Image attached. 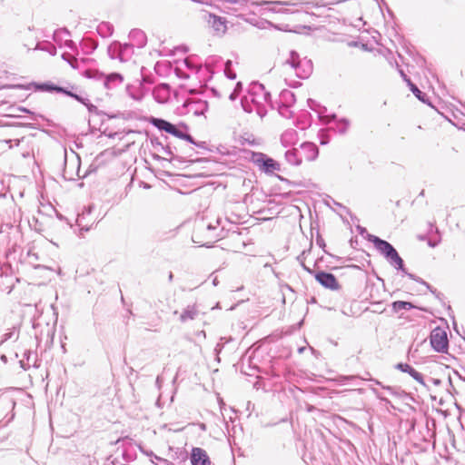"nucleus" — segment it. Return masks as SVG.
Wrapping results in <instances>:
<instances>
[{"label":"nucleus","instance_id":"nucleus-1","mask_svg":"<svg viewBox=\"0 0 465 465\" xmlns=\"http://www.w3.org/2000/svg\"><path fill=\"white\" fill-rule=\"evenodd\" d=\"M368 241L373 243L374 247L379 251V252L382 254L384 258L389 262V263L397 271L401 272L410 279L422 285L427 284V282H425L420 277L407 272L403 259L400 256L397 250L391 243L373 234H368Z\"/></svg>","mask_w":465,"mask_h":465},{"label":"nucleus","instance_id":"nucleus-2","mask_svg":"<svg viewBox=\"0 0 465 465\" xmlns=\"http://www.w3.org/2000/svg\"><path fill=\"white\" fill-rule=\"evenodd\" d=\"M149 123L160 131L173 135L188 143H193V137L188 133L189 127L183 123L174 124L165 119L151 116Z\"/></svg>","mask_w":465,"mask_h":465},{"label":"nucleus","instance_id":"nucleus-3","mask_svg":"<svg viewBox=\"0 0 465 465\" xmlns=\"http://www.w3.org/2000/svg\"><path fill=\"white\" fill-rule=\"evenodd\" d=\"M430 342L435 351L440 353H445L448 351V335L442 328L436 327L431 331L430 335Z\"/></svg>","mask_w":465,"mask_h":465},{"label":"nucleus","instance_id":"nucleus-4","mask_svg":"<svg viewBox=\"0 0 465 465\" xmlns=\"http://www.w3.org/2000/svg\"><path fill=\"white\" fill-rule=\"evenodd\" d=\"M252 162L265 173L280 170V163L263 153H254Z\"/></svg>","mask_w":465,"mask_h":465},{"label":"nucleus","instance_id":"nucleus-5","mask_svg":"<svg viewBox=\"0 0 465 465\" xmlns=\"http://www.w3.org/2000/svg\"><path fill=\"white\" fill-rule=\"evenodd\" d=\"M303 2H292V1H262L260 5L263 6L265 10L272 13L293 14L294 11L290 9H283V6L302 7Z\"/></svg>","mask_w":465,"mask_h":465},{"label":"nucleus","instance_id":"nucleus-6","mask_svg":"<svg viewBox=\"0 0 465 465\" xmlns=\"http://www.w3.org/2000/svg\"><path fill=\"white\" fill-rule=\"evenodd\" d=\"M314 278L316 282L325 289H329L331 291H338L341 289V285L337 278L331 272L318 271L314 273Z\"/></svg>","mask_w":465,"mask_h":465},{"label":"nucleus","instance_id":"nucleus-7","mask_svg":"<svg viewBox=\"0 0 465 465\" xmlns=\"http://www.w3.org/2000/svg\"><path fill=\"white\" fill-rule=\"evenodd\" d=\"M192 465H212L211 460L205 450L193 447L191 451Z\"/></svg>","mask_w":465,"mask_h":465},{"label":"nucleus","instance_id":"nucleus-8","mask_svg":"<svg viewBox=\"0 0 465 465\" xmlns=\"http://www.w3.org/2000/svg\"><path fill=\"white\" fill-rule=\"evenodd\" d=\"M206 21L208 25L217 33L224 34L227 30V20L224 17L209 13Z\"/></svg>","mask_w":465,"mask_h":465},{"label":"nucleus","instance_id":"nucleus-9","mask_svg":"<svg viewBox=\"0 0 465 465\" xmlns=\"http://www.w3.org/2000/svg\"><path fill=\"white\" fill-rule=\"evenodd\" d=\"M171 87L168 84H160L153 88V96L159 104L166 103L170 98Z\"/></svg>","mask_w":465,"mask_h":465},{"label":"nucleus","instance_id":"nucleus-10","mask_svg":"<svg viewBox=\"0 0 465 465\" xmlns=\"http://www.w3.org/2000/svg\"><path fill=\"white\" fill-rule=\"evenodd\" d=\"M301 155L306 161H314L319 154V148L313 143L305 142L301 144Z\"/></svg>","mask_w":465,"mask_h":465},{"label":"nucleus","instance_id":"nucleus-11","mask_svg":"<svg viewBox=\"0 0 465 465\" xmlns=\"http://www.w3.org/2000/svg\"><path fill=\"white\" fill-rule=\"evenodd\" d=\"M395 369L410 374L416 381L426 386L423 376L408 363L399 362L395 365Z\"/></svg>","mask_w":465,"mask_h":465},{"label":"nucleus","instance_id":"nucleus-12","mask_svg":"<svg viewBox=\"0 0 465 465\" xmlns=\"http://www.w3.org/2000/svg\"><path fill=\"white\" fill-rule=\"evenodd\" d=\"M312 68V60L304 58L294 70L299 78L306 79L311 75Z\"/></svg>","mask_w":465,"mask_h":465},{"label":"nucleus","instance_id":"nucleus-13","mask_svg":"<svg viewBox=\"0 0 465 465\" xmlns=\"http://www.w3.org/2000/svg\"><path fill=\"white\" fill-rule=\"evenodd\" d=\"M129 38L133 42L131 45L143 48L147 43V37L141 29H132L129 33Z\"/></svg>","mask_w":465,"mask_h":465},{"label":"nucleus","instance_id":"nucleus-14","mask_svg":"<svg viewBox=\"0 0 465 465\" xmlns=\"http://www.w3.org/2000/svg\"><path fill=\"white\" fill-rule=\"evenodd\" d=\"M124 81V77L119 73H111L107 75L104 74L103 84L106 89H113L120 85Z\"/></svg>","mask_w":465,"mask_h":465},{"label":"nucleus","instance_id":"nucleus-15","mask_svg":"<svg viewBox=\"0 0 465 465\" xmlns=\"http://www.w3.org/2000/svg\"><path fill=\"white\" fill-rule=\"evenodd\" d=\"M189 111L193 112L194 115H203L208 110L207 101L198 100L193 101L188 104Z\"/></svg>","mask_w":465,"mask_h":465},{"label":"nucleus","instance_id":"nucleus-16","mask_svg":"<svg viewBox=\"0 0 465 465\" xmlns=\"http://www.w3.org/2000/svg\"><path fill=\"white\" fill-rule=\"evenodd\" d=\"M298 133L294 129H288L284 131L281 135V143L284 147H288L293 144L297 139Z\"/></svg>","mask_w":465,"mask_h":465},{"label":"nucleus","instance_id":"nucleus-17","mask_svg":"<svg viewBox=\"0 0 465 465\" xmlns=\"http://www.w3.org/2000/svg\"><path fill=\"white\" fill-rule=\"evenodd\" d=\"M285 160L292 165L298 166L302 162V156L300 153V151L296 148L292 150H288L284 153Z\"/></svg>","mask_w":465,"mask_h":465},{"label":"nucleus","instance_id":"nucleus-18","mask_svg":"<svg viewBox=\"0 0 465 465\" xmlns=\"http://www.w3.org/2000/svg\"><path fill=\"white\" fill-rule=\"evenodd\" d=\"M199 314L195 305H188L180 314L181 322L184 323L188 321L194 320Z\"/></svg>","mask_w":465,"mask_h":465},{"label":"nucleus","instance_id":"nucleus-19","mask_svg":"<svg viewBox=\"0 0 465 465\" xmlns=\"http://www.w3.org/2000/svg\"><path fill=\"white\" fill-rule=\"evenodd\" d=\"M409 88L411 91V93L416 96L417 99H419L423 104H426L433 107L430 103L428 95L425 93L421 92L415 84L409 83Z\"/></svg>","mask_w":465,"mask_h":465},{"label":"nucleus","instance_id":"nucleus-20","mask_svg":"<svg viewBox=\"0 0 465 465\" xmlns=\"http://www.w3.org/2000/svg\"><path fill=\"white\" fill-rule=\"evenodd\" d=\"M391 311L394 313L399 312L401 310H411L416 308V306L411 302L405 301H395L391 304Z\"/></svg>","mask_w":465,"mask_h":465},{"label":"nucleus","instance_id":"nucleus-21","mask_svg":"<svg viewBox=\"0 0 465 465\" xmlns=\"http://www.w3.org/2000/svg\"><path fill=\"white\" fill-rule=\"evenodd\" d=\"M280 102L292 106L296 102V96L293 92L284 89L280 93Z\"/></svg>","mask_w":465,"mask_h":465},{"label":"nucleus","instance_id":"nucleus-22","mask_svg":"<svg viewBox=\"0 0 465 465\" xmlns=\"http://www.w3.org/2000/svg\"><path fill=\"white\" fill-rule=\"evenodd\" d=\"M33 84L36 91L48 92V93H53V92L57 93L58 87H59V85L54 84L51 82H45V83H39V84L34 83Z\"/></svg>","mask_w":465,"mask_h":465},{"label":"nucleus","instance_id":"nucleus-23","mask_svg":"<svg viewBox=\"0 0 465 465\" xmlns=\"http://www.w3.org/2000/svg\"><path fill=\"white\" fill-rule=\"evenodd\" d=\"M114 26L108 22H103L97 26V33L102 37H107L113 35Z\"/></svg>","mask_w":465,"mask_h":465},{"label":"nucleus","instance_id":"nucleus-24","mask_svg":"<svg viewBox=\"0 0 465 465\" xmlns=\"http://www.w3.org/2000/svg\"><path fill=\"white\" fill-rule=\"evenodd\" d=\"M120 50H121V43L118 41L113 42L107 48L108 55L111 59H119L120 60Z\"/></svg>","mask_w":465,"mask_h":465},{"label":"nucleus","instance_id":"nucleus-25","mask_svg":"<svg viewBox=\"0 0 465 465\" xmlns=\"http://www.w3.org/2000/svg\"><path fill=\"white\" fill-rule=\"evenodd\" d=\"M133 54V45L131 44H121L120 50V61H127Z\"/></svg>","mask_w":465,"mask_h":465},{"label":"nucleus","instance_id":"nucleus-26","mask_svg":"<svg viewBox=\"0 0 465 465\" xmlns=\"http://www.w3.org/2000/svg\"><path fill=\"white\" fill-rule=\"evenodd\" d=\"M302 61H303V59H301L298 52L292 50L290 52V57L286 60L285 63L289 64L292 68L295 69Z\"/></svg>","mask_w":465,"mask_h":465},{"label":"nucleus","instance_id":"nucleus-27","mask_svg":"<svg viewBox=\"0 0 465 465\" xmlns=\"http://www.w3.org/2000/svg\"><path fill=\"white\" fill-rule=\"evenodd\" d=\"M81 46L85 54H91L97 48L98 44L91 39H84L81 43Z\"/></svg>","mask_w":465,"mask_h":465},{"label":"nucleus","instance_id":"nucleus-28","mask_svg":"<svg viewBox=\"0 0 465 465\" xmlns=\"http://www.w3.org/2000/svg\"><path fill=\"white\" fill-rule=\"evenodd\" d=\"M57 93L64 94H65V95H67L69 97H72V98H74V100H76L79 103H84V100L83 96L74 93L72 90H70L68 88L62 87V86L59 85Z\"/></svg>","mask_w":465,"mask_h":465},{"label":"nucleus","instance_id":"nucleus-29","mask_svg":"<svg viewBox=\"0 0 465 465\" xmlns=\"http://www.w3.org/2000/svg\"><path fill=\"white\" fill-rule=\"evenodd\" d=\"M291 105H286L281 102L277 103V110L278 113L284 118H291L292 117V111L290 110Z\"/></svg>","mask_w":465,"mask_h":465},{"label":"nucleus","instance_id":"nucleus-30","mask_svg":"<svg viewBox=\"0 0 465 465\" xmlns=\"http://www.w3.org/2000/svg\"><path fill=\"white\" fill-rule=\"evenodd\" d=\"M84 75L86 77V78H89V79H94V80H97V81H102L104 80V74L97 70H92V69H88V70H85L84 73Z\"/></svg>","mask_w":465,"mask_h":465},{"label":"nucleus","instance_id":"nucleus-31","mask_svg":"<svg viewBox=\"0 0 465 465\" xmlns=\"http://www.w3.org/2000/svg\"><path fill=\"white\" fill-rule=\"evenodd\" d=\"M35 49H40L49 53L51 55L56 54V47L51 43L37 44Z\"/></svg>","mask_w":465,"mask_h":465},{"label":"nucleus","instance_id":"nucleus-32","mask_svg":"<svg viewBox=\"0 0 465 465\" xmlns=\"http://www.w3.org/2000/svg\"><path fill=\"white\" fill-rule=\"evenodd\" d=\"M375 384L381 386L384 390L388 391L391 395H395L397 397L401 396V394L405 393L403 391L400 389L397 390L391 386H384L378 380H371Z\"/></svg>","mask_w":465,"mask_h":465},{"label":"nucleus","instance_id":"nucleus-33","mask_svg":"<svg viewBox=\"0 0 465 465\" xmlns=\"http://www.w3.org/2000/svg\"><path fill=\"white\" fill-rule=\"evenodd\" d=\"M350 125V121L347 118H341L337 120V127L339 129V133L344 134Z\"/></svg>","mask_w":465,"mask_h":465},{"label":"nucleus","instance_id":"nucleus-34","mask_svg":"<svg viewBox=\"0 0 465 465\" xmlns=\"http://www.w3.org/2000/svg\"><path fill=\"white\" fill-rule=\"evenodd\" d=\"M84 103H81V104L86 106V108L90 114H98V115L104 114V113L102 111L98 110L97 106L93 104L92 103H90V101L87 98L84 97Z\"/></svg>","mask_w":465,"mask_h":465},{"label":"nucleus","instance_id":"nucleus-35","mask_svg":"<svg viewBox=\"0 0 465 465\" xmlns=\"http://www.w3.org/2000/svg\"><path fill=\"white\" fill-rule=\"evenodd\" d=\"M231 66L232 61L227 60L225 63L224 74L228 79L234 80L236 78V73L231 69Z\"/></svg>","mask_w":465,"mask_h":465},{"label":"nucleus","instance_id":"nucleus-36","mask_svg":"<svg viewBox=\"0 0 465 465\" xmlns=\"http://www.w3.org/2000/svg\"><path fill=\"white\" fill-rule=\"evenodd\" d=\"M161 150H163L168 156H171L173 159L178 160L179 162H183L182 157L174 155L173 150L170 143L163 144V148Z\"/></svg>","mask_w":465,"mask_h":465},{"label":"nucleus","instance_id":"nucleus-37","mask_svg":"<svg viewBox=\"0 0 465 465\" xmlns=\"http://www.w3.org/2000/svg\"><path fill=\"white\" fill-rule=\"evenodd\" d=\"M242 91V84L238 82L233 89V91L230 94L229 99L231 101H234L238 98L239 94Z\"/></svg>","mask_w":465,"mask_h":465},{"label":"nucleus","instance_id":"nucleus-38","mask_svg":"<svg viewBox=\"0 0 465 465\" xmlns=\"http://www.w3.org/2000/svg\"><path fill=\"white\" fill-rule=\"evenodd\" d=\"M252 91L253 94L257 95V94H262L266 90L262 84L254 83L252 85Z\"/></svg>","mask_w":465,"mask_h":465},{"label":"nucleus","instance_id":"nucleus-39","mask_svg":"<svg viewBox=\"0 0 465 465\" xmlns=\"http://www.w3.org/2000/svg\"><path fill=\"white\" fill-rule=\"evenodd\" d=\"M61 34H64L65 35H68V36L71 35L70 31L66 27L59 28V29L55 30L54 33V40L57 41L58 38L60 37Z\"/></svg>","mask_w":465,"mask_h":465},{"label":"nucleus","instance_id":"nucleus-40","mask_svg":"<svg viewBox=\"0 0 465 465\" xmlns=\"http://www.w3.org/2000/svg\"><path fill=\"white\" fill-rule=\"evenodd\" d=\"M151 143L155 150L163 148V143L158 137H152Z\"/></svg>","mask_w":465,"mask_h":465},{"label":"nucleus","instance_id":"nucleus-41","mask_svg":"<svg viewBox=\"0 0 465 465\" xmlns=\"http://www.w3.org/2000/svg\"><path fill=\"white\" fill-rule=\"evenodd\" d=\"M133 87L130 85H127L126 90L130 97H132L134 100L141 101L143 98L142 94H136L134 92H132Z\"/></svg>","mask_w":465,"mask_h":465},{"label":"nucleus","instance_id":"nucleus-42","mask_svg":"<svg viewBox=\"0 0 465 465\" xmlns=\"http://www.w3.org/2000/svg\"><path fill=\"white\" fill-rule=\"evenodd\" d=\"M262 98L264 100V102H266L267 104H270L271 108H274V105H273V103L272 101V95H271V93L268 92V91H265L262 94Z\"/></svg>","mask_w":465,"mask_h":465},{"label":"nucleus","instance_id":"nucleus-43","mask_svg":"<svg viewBox=\"0 0 465 465\" xmlns=\"http://www.w3.org/2000/svg\"><path fill=\"white\" fill-rule=\"evenodd\" d=\"M426 288L433 294L436 298L440 299L443 296L442 293L439 292L435 288H433L430 283L424 284Z\"/></svg>","mask_w":465,"mask_h":465},{"label":"nucleus","instance_id":"nucleus-44","mask_svg":"<svg viewBox=\"0 0 465 465\" xmlns=\"http://www.w3.org/2000/svg\"><path fill=\"white\" fill-rule=\"evenodd\" d=\"M15 335V331H9L8 332H5L4 335H3V339L0 342V345H2L4 342H5L6 341L12 339Z\"/></svg>","mask_w":465,"mask_h":465},{"label":"nucleus","instance_id":"nucleus-45","mask_svg":"<svg viewBox=\"0 0 465 465\" xmlns=\"http://www.w3.org/2000/svg\"><path fill=\"white\" fill-rule=\"evenodd\" d=\"M398 70H399V73H400L401 78L409 86V83H412L411 78L404 73V71L402 69L399 68Z\"/></svg>","mask_w":465,"mask_h":465},{"label":"nucleus","instance_id":"nucleus-46","mask_svg":"<svg viewBox=\"0 0 465 465\" xmlns=\"http://www.w3.org/2000/svg\"><path fill=\"white\" fill-rule=\"evenodd\" d=\"M64 45H65V46H67L68 48H70L73 51L77 50L76 44L73 40H66Z\"/></svg>","mask_w":465,"mask_h":465},{"label":"nucleus","instance_id":"nucleus-47","mask_svg":"<svg viewBox=\"0 0 465 465\" xmlns=\"http://www.w3.org/2000/svg\"><path fill=\"white\" fill-rule=\"evenodd\" d=\"M356 229H357L358 232H359L361 236H363L364 234H366V239L368 240V234H369V233H368L367 229H366L365 227H362V226H361V225H357V226H356Z\"/></svg>","mask_w":465,"mask_h":465},{"label":"nucleus","instance_id":"nucleus-48","mask_svg":"<svg viewBox=\"0 0 465 465\" xmlns=\"http://www.w3.org/2000/svg\"><path fill=\"white\" fill-rule=\"evenodd\" d=\"M20 367L24 369L25 371L28 370L30 368V363L26 360L23 359L20 361Z\"/></svg>","mask_w":465,"mask_h":465},{"label":"nucleus","instance_id":"nucleus-49","mask_svg":"<svg viewBox=\"0 0 465 465\" xmlns=\"http://www.w3.org/2000/svg\"><path fill=\"white\" fill-rule=\"evenodd\" d=\"M301 266L302 267V269L304 271H306L308 273L312 274V275H314L315 272L311 269L310 267H308L303 262H301Z\"/></svg>","mask_w":465,"mask_h":465},{"label":"nucleus","instance_id":"nucleus-50","mask_svg":"<svg viewBox=\"0 0 465 465\" xmlns=\"http://www.w3.org/2000/svg\"><path fill=\"white\" fill-rule=\"evenodd\" d=\"M333 203H334V205H337V206H340V207H342L343 209H345L347 213H349L351 215L352 221L353 220H358V218L356 216H352L351 215V212H350V210L348 208H346L345 206H343L342 204H341V203H337L335 201H333Z\"/></svg>","mask_w":465,"mask_h":465},{"label":"nucleus","instance_id":"nucleus-51","mask_svg":"<svg viewBox=\"0 0 465 465\" xmlns=\"http://www.w3.org/2000/svg\"><path fill=\"white\" fill-rule=\"evenodd\" d=\"M192 144L199 147V148H202V149H205L206 148V143L205 142H197L193 139V143H191Z\"/></svg>","mask_w":465,"mask_h":465},{"label":"nucleus","instance_id":"nucleus-52","mask_svg":"<svg viewBox=\"0 0 465 465\" xmlns=\"http://www.w3.org/2000/svg\"><path fill=\"white\" fill-rule=\"evenodd\" d=\"M266 113H267V111L265 110V108H264V107L260 106V105L257 107V114H258L261 117L265 116Z\"/></svg>","mask_w":465,"mask_h":465},{"label":"nucleus","instance_id":"nucleus-53","mask_svg":"<svg viewBox=\"0 0 465 465\" xmlns=\"http://www.w3.org/2000/svg\"><path fill=\"white\" fill-rule=\"evenodd\" d=\"M316 242L322 248L326 246L324 240L320 235L317 236Z\"/></svg>","mask_w":465,"mask_h":465},{"label":"nucleus","instance_id":"nucleus-54","mask_svg":"<svg viewBox=\"0 0 465 465\" xmlns=\"http://www.w3.org/2000/svg\"><path fill=\"white\" fill-rule=\"evenodd\" d=\"M62 58L63 60L66 61L68 64L69 62H71V60H73L74 56H72L70 54L68 53H64L62 54Z\"/></svg>","mask_w":465,"mask_h":465},{"label":"nucleus","instance_id":"nucleus-55","mask_svg":"<svg viewBox=\"0 0 465 465\" xmlns=\"http://www.w3.org/2000/svg\"><path fill=\"white\" fill-rule=\"evenodd\" d=\"M69 64L72 66V68L74 69H76L78 68V61L76 58H73V60H71V62H69Z\"/></svg>","mask_w":465,"mask_h":465},{"label":"nucleus","instance_id":"nucleus-56","mask_svg":"<svg viewBox=\"0 0 465 465\" xmlns=\"http://www.w3.org/2000/svg\"><path fill=\"white\" fill-rule=\"evenodd\" d=\"M31 355H32V352L30 351H25L24 352V359L26 360L27 361H29Z\"/></svg>","mask_w":465,"mask_h":465},{"label":"nucleus","instance_id":"nucleus-57","mask_svg":"<svg viewBox=\"0 0 465 465\" xmlns=\"http://www.w3.org/2000/svg\"><path fill=\"white\" fill-rule=\"evenodd\" d=\"M16 110H17L18 112H21V113L32 114V112H31L29 109H27V108H25V107H22V106L17 107V109H16Z\"/></svg>","mask_w":465,"mask_h":465},{"label":"nucleus","instance_id":"nucleus-58","mask_svg":"<svg viewBox=\"0 0 465 465\" xmlns=\"http://www.w3.org/2000/svg\"><path fill=\"white\" fill-rule=\"evenodd\" d=\"M438 243H439V242H437V241H432V240L428 241V245L432 248L436 247L438 245Z\"/></svg>","mask_w":465,"mask_h":465},{"label":"nucleus","instance_id":"nucleus-59","mask_svg":"<svg viewBox=\"0 0 465 465\" xmlns=\"http://www.w3.org/2000/svg\"><path fill=\"white\" fill-rule=\"evenodd\" d=\"M184 64L187 66V68H189V69L195 68V66L188 59L184 60Z\"/></svg>","mask_w":465,"mask_h":465},{"label":"nucleus","instance_id":"nucleus-60","mask_svg":"<svg viewBox=\"0 0 465 465\" xmlns=\"http://www.w3.org/2000/svg\"><path fill=\"white\" fill-rule=\"evenodd\" d=\"M308 104L310 106L311 109H314V105L316 104V101H314L313 99H308Z\"/></svg>","mask_w":465,"mask_h":465},{"label":"nucleus","instance_id":"nucleus-61","mask_svg":"<svg viewBox=\"0 0 465 465\" xmlns=\"http://www.w3.org/2000/svg\"><path fill=\"white\" fill-rule=\"evenodd\" d=\"M431 381H432V383H433L434 385H436V386H439V385H440V384H441V381H440V379H437V378H432V379H431Z\"/></svg>","mask_w":465,"mask_h":465},{"label":"nucleus","instance_id":"nucleus-62","mask_svg":"<svg viewBox=\"0 0 465 465\" xmlns=\"http://www.w3.org/2000/svg\"><path fill=\"white\" fill-rule=\"evenodd\" d=\"M268 24H269L270 26H272V27H273L275 29L282 30L278 25H274L272 22H269Z\"/></svg>","mask_w":465,"mask_h":465},{"label":"nucleus","instance_id":"nucleus-63","mask_svg":"<svg viewBox=\"0 0 465 465\" xmlns=\"http://www.w3.org/2000/svg\"><path fill=\"white\" fill-rule=\"evenodd\" d=\"M277 177H278V179H279V180H281V181L286 182V183H291L288 179H286V178H284V177H282V176H281V175H277Z\"/></svg>","mask_w":465,"mask_h":465},{"label":"nucleus","instance_id":"nucleus-64","mask_svg":"<svg viewBox=\"0 0 465 465\" xmlns=\"http://www.w3.org/2000/svg\"><path fill=\"white\" fill-rule=\"evenodd\" d=\"M1 361L5 363L7 362V357L5 355V354H2L1 357H0Z\"/></svg>","mask_w":465,"mask_h":465}]
</instances>
